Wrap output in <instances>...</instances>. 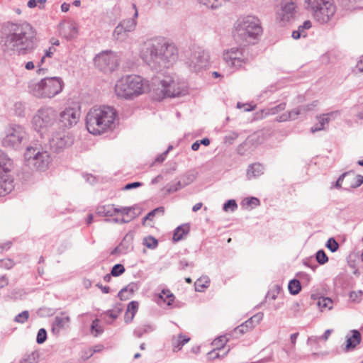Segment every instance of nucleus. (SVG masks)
<instances>
[{
    "label": "nucleus",
    "mask_w": 363,
    "mask_h": 363,
    "mask_svg": "<svg viewBox=\"0 0 363 363\" xmlns=\"http://www.w3.org/2000/svg\"><path fill=\"white\" fill-rule=\"evenodd\" d=\"M140 57L152 69L160 71L169 68L177 62L178 50L174 45L163 40L150 39L144 43Z\"/></svg>",
    "instance_id": "obj_1"
},
{
    "label": "nucleus",
    "mask_w": 363,
    "mask_h": 363,
    "mask_svg": "<svg viewBox=\"0 0 363 363\" xmlns=\"http://www.w3.org/2000/svg\"><path fill=\"white\" fill-rule=\"evenodd\" d=\"M35 47V32L29 23L13 25L5 37L3 50L9 55H24Z\"/></svg>",
    "instance_id": "obj_2"
},
{
    "label": "nucleus",
    "mask_w": 363,
    "mask_h": 363,
    "mask_svg": "<svg viewBox=\"0 0 363 363\" xmlns=\"http://www.w3.org/2000/svg\"><path fill=\"white\" fill-rule=\"evenodd\" d=\"M116 116V110L108 106L93 107L86 117L88 131L93 135H100L111 128Z\"/></svg>",
    "instance_id": "obj_3"
},
{
    "label": "nucleus",
    "mask_w": 363,
    "mask_h": 363,
    "mask_svg": "<svg viewBox=\"0 0 363 363\" xmlns=\"http://www.w3.org/2000/svg\"><path fill=\"white\" fill-rule=\"evenodd\" d=\"M147 82L139 75H125L116 81L114 91L118 98L133 99L149 89Z\"/></svg>",
    "instance_id": "obj_4"
},
{
    "label": "nucleus",
    "mask_w": 363,
    "mask_h": 363,
    "mask_svg": "<svg viewBox=\"0 0 363 363\" xmlns=\"http://www.w3.org/2000/svg\"><path fill=\"white\" fill-rule=\"evenodd\" d=\"M262 33L260 21L255 16L240 17L234 24V37L247 43H253Z\"/></svg>",
    "instance_id": "obj_5"
},
{
    "label": "nucleus",
    "mask_w": 363,
    "mask_h": 363,
    "mask_svg": "<svg viewBox=\"0 0 363 363\" xmlns=\"http://www.w3.org/2000/svg\"><path fill=\"white\" fill-rule=\"evenodd\" d=\"M64 85L60 77H45L38 82H30L28 91L38 99H52L62 91Z\"/></svg>",
    "instance_id": "obj_6"
},
{
    "label": "nucleus",
    "mask_w": 363,
    "mask_h": 363,
    "mask_svg": "<svg viewBox=\"0 0 363 363\" xmlns=\"http://www.w3.org/2000/svg\"><path fill=\"white\" fill-rule=\"evenodd\" d=\"M58 113L51 106H43L33 115L31 123L34 130L40 135L50 133L57 123Z\"/></svg>",
    "instance_id": "obj_7"
},
{
    "label": "nucleus",
    "mask_w": 363,
    "mask_h": 363,
    "mask_svg": "<svg viewBox=\"0 0 363 363\" xmlns=\"http://www.w3.org/2000/svg\"><path fill=\"white\" fill-rule=\"evenodd\" d=\"M304 6L321 23L329 21L335 13V7L330 0H304Z\"/></svg>",
    "instance_id": "obj_8"
},
{
    "label": "nucleus",
    "mask_w": 363,
    "mask_h": 363,
    "mask_svg": "<svg viewBox=\"0 0 363 363\" xmlns=\"http://www.w3.org/2000/svg\"><path fill=\"white\" fill-rule=\"evenodd\" d=\"M24 157L27 165L37 171H45L51 162L48 152L33 147L26 148Z\"/></svg>",
    "instance_id": "obj_9"
},
{
    "label": "nucleus",
    "mask_w": 363,
    "mask_h": 363,
    "mask_svg": "<svg viewBox=\"0 0 363 363\" xmlns=\"http://www.w3.org/2000/svg\"><path fill=\"white\" fill-rule=\"evenodd\" d=\"M26 135L23 126L11 124L6 129V134L2 140V145L7 148L18 150L22 146Z\"/></svg>",
    "instance_id": "obj_10"
},
{
    "label": "nucleus",
    "mask_w": 363,
    "mask_h": 363,
    "mask_svg": "<svg viewBox=\"0 0 363 363\" xmlns=\"http://www.w3.org/2000/svg\"><path fill=\"white\" fill-rule=\"evenodd\" d=\"M95 66L101 72L109 73L113 72L118 66V57L113 51H102L94 58Z\"/></svg>",
    "instance_id": "obj_11"
},
{
    "label": "nucleus",
    "mask_w": 363,
    "mask_h": 363,
    "mask_svg": "<svg viewBox=\"0 0 363 363\" xmlns=\"http://www.w3.org/2000/svg\"><path fill=\"white\" fill-rule=\"evenodd\" d=\"M160 85L163 97L174 98L186 93L184 85L176 82L170 76H166L160 80Z\"/></svg>",
    "instance_id": "obj_12"
},
{
    "label": "nucleus",
    "mask_w": 363,
    "mask_h": 363,
    "mask_svg": "<svg viewBox=\"0 0 363 363\" xmlns=\"http://www.w3.org/2000/svg\"><path fill=\"white\" fill-rule=\"evenodd\" d=\"M226 64L234 68H239L247 60V51L244 48H233L223 53Z\"/></svg>",
    "instance_id": "obj_13"
},
{
    "label": "nucleus",
    "mask_w": 363,
    "mask_h": 363,
    "mask_svg": "<svg viewBox=\"0 0 363 363\" xmlns=\"http://www.w3.org/2000/svg\"><path fill=\"white\" fill-rule=\"evenodd\" d=\"M186 64L191 70L199 72L208 66L209 55L204 50L196 51L187 60Z\"/></svg>",
    "instance_id": "obj_14"
},
{
    "label": "nucleus",
    "mask_w": 363,
    "mask_h": 363,
    "mask_svg": "<svg viewBox=\"0 0 363 363\" xmlns=\"http://www.w3.org/2000/svg\"><path fill=\"white\" fill-rule=\"evenodd\" d=\"M79 117V110L73 107L66 108L58 114L59 123L64 129H69L75 125Z\"/></svg>",
    "instance_id": "obj_15"
},
{
    "label": "nucleus",
    "mask_w": 363,
    "mask_h": 363,
    "mask_svg": "<svg viewBox=\"0 0 363 363\" xmlns=\"http://www.w3.org/2000/svg\"><path fill=\"white\" fill-rule=\"evenodd\" d=\"M296 4L292 0H283L277 11V19L283 23L290 21L296 13Z\"/></svg>",
    "instance_id": "obj_16"
},
{
    "label": "nucleus",
    "mask_w": 363,
    "mask_h": 363,
    "mask_svg": "<svg viewBox=\"0 0 363 363\" xmlns=\"http://www.w3.org/2000/svg\"><path fill=\"white\" fill-rule=\"evenodd\" d=\"M50 132L49 143L52 150L60 151L69 145V138L64 130L54 131L53 129Z\"/></svg>",
    "instance_id": "obj_17"
},
{
    "label": "nucleus",
    "mask_w": 363,
    "mask_h": 363,
    "mask_svg": "<svg viewBox=\"0 0 363 363\" xmlns=\"http://www.w3.org/2000/svg\"><path fill=\"white\" fill-rule=\"evenodd\" d=\"M71 318L66 312H61L56 315L52 323V333L55 335H59L62 330L67 328L69 325Z\"/></svg>",
    "instance_id": "obj_18"
},
{
    "label": "nucleus",
    "mask_w": 363,
    "mask_h": 363,
    "mask_svg": "<svg viewBox=\"0 0 363 363\" xmlns=\"http://www.w3.org/2000/svg\"><path fill=\"white\" fill-rule=\"evenodd\" d=\"M60 33L67 40L74 38L78 34V26L74 21H68L60 24Z\"/></svg>",
    "instance_id": "obj_19"
},
{
    "label": "nucleus",
    "mask_w": 363,
    "mask_h": 363,
    "mask_svg": "<svg viewBox=\"0 0 363 363\" xmlns=\"http://www.w3.org/2000/svg\"><path fill=\"white\" fill-rule=\"evenodd\" d=\"M338 111L331 112L327 114H323L319 116H317V119L318 123L313 126L311 129L312 133H315L317 131L323 130L325 125H328L330 121V116L335 117L338 115Z\"/></svg>",
    "instance_id": "obj_20"
},
{
    "label": "nucleus",
    "mask_w": 363,
    "mask_h": 363,
    "mask_svg": "<svg viewBox=\"0 0 363 363\" xmlns=\"http://www.w3.org/2000/svg\"><path fill=\"white\" fill-rule=\"evenodd\" d=\"M13 181L9 174L0 175V196H4L12 191Z\"/></svg>",
    "instance_id": "obj_21"
},
{
    "label": "nucleus",
    "mask_w": 363,
    "mask_h": 363,
    "mask_svg": "<svg viewBox=\"0 0 363 363\" xmlns=\"http://www.w3.org/2000/svg\"><path fill=\"white\" fill-rule=\"evenodd\" d=\"M264 167L260 163H254L248 166L246 176L247 179H255L264 174Z\"/></svg>",
    "instance_id": "obj_22"
},
{
    "label": "nucleus",
    "mask_w": 363,
    "mask_h": 363,
    "mask_svg": "<svg viewBox=\"0 0 363 363\" xmlns=\"http://www.w3.org/2000/svg\"><path fill=\"white\" fill-rule=\"evenodd\" d=\"M227 336H228V334L225 335L220 336L213 341L212 345L214 347V349L208 353V354L211 355L212 358H218L219 357V354L218 352H216V350L224 347L227 342L229 340V337Z\"/></svg>",
    "instance_id": "obj_23"
},
{
    "label": "nucleus",
    "mask_w": 363,
    "mask_h": 363,
    "mask_svg": "<svg viewBox=\"0 0 363 363\" xmlns=\"http://www.w3.org/2000/svg\"><path fill=\"white\" fill-rule=\"evenodd\" d=\"M13 162L7 155L0 150V175L7 174L11 170Z\"/></svg>",
    "instance_id": "obj_24"
},
{
    "label": "nucleus",
    "mask_w": 363,
    "mask_h": 363,
    "mask_svg": "<svg viewBox=\"0 0 363 363\" xmlns=\"http://www.w3.org/2000/svg\"><path fill=\"white\" fill-rule=\"evenodd\" d=\"M133 7L135 9L133 17L132 18L123 20L120 23L121 26H123V28L125 29V31H127V33L133 31L135 29L137 25L136 18L138 16V12L135 4H133Z\"/></svg>",
    "instance_id": "obj_25"
},
{
    "label": "nucleus",
    "mask_w": 363,
    "mask_h": 363,
    "mask_svg": "<svg viewBox=\"0 0 363 363\" xmlns=\"http://www.w3.org/2000/svg\"><path fill=\"white\" fill-rule=\"evenodd\" d=\"M117 213H118V208L111 204L100 206L96 209V213L101 216L112 217Z\"/></svg>",
    "instance_id": "obj_26"
},
{
    "label": "nucleus",
    "mask_w": 363,
    "mask_h": 363,
    "mask_svg": "<svg viewBox=\"0 0 363 363\" xmlns=\"http://www.w3.org/2000/svg\"><path fill=\"white\" fill-rule=\"evenodd\" d=\"M352 335L347 337L346 350L354 349L361 341V334L357 330H352Z\"/></svg>",
    "instance_id": "obj_27"
},
{
    "label": "nucleus",
    "mask_w": 363,
    "mask_h": 363,
    "mask_svg": "<svg viewBox=\"0 0 363 363\" xmlns=\"http://www.w3.org/2000/svg\"><path fill=\"white\" fill-rule=\"evenodd\" d=\"M138 302L135 301H133L128 303L127 311L125 315V321L126 323H130L133 320L135 313L138 311Z\"/></svg>",
    "instance_id": "obj_28"
},
{
    "label": "nucleus",
    "mask_w": 363,
    "mask_h": 363,
    "mask_svg": "<svg viewBox=\"0 0 363 363\" xmlns=\"http://www.w3.org/2000/svg\"><path fill=\"white\" fill-rule=\"evenodd\" d=\"M301 108L299 107L292 109L291 111L283 113L277 118V121L279 122H284L289 120H295L298 116L301 114Z\"/></svg>",
    "instance_id": "obj_29"
},
{
    "label": "nucleus",
    "mask_w": 363,
    "mask_h": 363,
    "mask_svg": "<svg viewBox=\"0 0 363 363\" xmlns=\"http://www.w3.org/2000/svg\"><path fill=\"white\" fill-rule=\"evenodd\" d=\"M138 289V284L135 283H130L123 289H122L118 293V297L121 300H126L129 298V296L126 295V293H129L130 295L133 294Z\"/></svg>",
    "instance_id": "obj_30"
},
{
    "label": "nucleus",
    "mask_w": 363,
    "mask_h": 363,
    "mask_svg": "<svg viewBox=\"0 0 363 363\" xmlns=\"http://www.w3.org/2000/svg\"><path fill=\"white\" fill-rule=\"evenodd\" d=\"M190 227L188 224L182 225L178 226L174 233L173 240L178 242L184 238V236L187 235L189 232Z\"/></svg>",
    "instance_id": "obj_31"
},
{
    "label": "nucleus",
    "mask_w": 363,
    "mask_h": 363,
    "mask_svg": "<svg viewBox=\"0 0 363 363\" xmlns=\"http://www.w3.org/2000/svg\"><path fill=\"white\" fill-rule=\"evenodd\" d=\"M174 300V294L169 289H163L161 293L158 295L157 302L160 303V301L167 303V305H172Z\"/></svg>",
    "instance_id": "obj_32"
},
{
    "label": "nucleus",
    "mask_w": 363,
    "mask_h": 363,
    "mask_svg": "<svg viewBox=\"0 0 363 363\" xmlns=\"http://www.w3.org/2000/svg\"><path fill=\"white\" fill-rule=\"evenodd\" d=\"M155 330V327L151 324H144L137 327L134 330V335L137 337H141L143 335L150 333Z\"/></svg>",
    "instance_id": "obj_33"
},
{
    "label": "nucleus",
    "mask_w": 363,
    "mask_h": 363,
    "mask_svg": "<svg viewBox=\"0 0 363 363\" xmlns=\"http://www.w3.org/2000/svg\"><path fill=\"white\" fill-rule=\"evenodd\" d=\"M189 340V337L182 335H179L177 338H174L172 340L173 350L174 352L180 350L182 346L187 343Z\"/></svg>",
    "instance_id": "obj_34"
},
{
    "label": "nucleus",
    "mask_w": 363,
    "mask_h": 363,
    "mask_svg": "<svg viewBox=\"0 0 363 363\" xmlns=\"http://www.w3.org/2000/svg\"><path fill=\"white\" fill-rule=\"evenodd\" d=\"M263 318V313H257L251 318H250L247 320H246L244 323L249 328V330H252L257 325H258Z\"/></svg>",
    "instance_id": "obj_35"
},
{
    "label": "nucleus",
    "mask_w": 363,
    "mask_h": 363,
    "mask_svg": "<svg viewBox=\"0 0 363 363\" xmlns=\"http://www.w3.org/2000/svg\"><path fill=\"white\" fill-rule=\"evenodd\" d=\"M350 172V176L347 177L348 183L351 180H354V182L350 183V184L347 185V186H346L345 189H347L348 187L357 188V187H359V186H361L363 184V176L354 175V172Z\"/></svg>",
    "instance_id": "obj_36"
},
{
    "label": "nucleus",
    "mask_w": 363,
    "mask_h": 363,
    "mask_svg": "<svg viewBox=\"0 0 363 363\" xmlns=\"http://www.w3.org/2000/svg\"><path fill=\"white\" fill-rule=\"evenodd\" d=\"M39 357V352L35 350L29 354H26L19 363H36L38 361Z\"/></svg>",
    "instance_id": "obj_37"
},
{
    "label": "nucleus",
    "mask_w": 363,
    "mask_h": 363,
    "mask_svg": "<svg viewBox=\"0 0 363 363\" xmlns=\"http://www.w3.org/2000/svg\"><path fill=\"white\" fill-rule=\"evenodd\" d=\"M133 237L132 234H126L121 241L120 245L123 248L124 253H126L129 250L132 249V242Z\"/></svg>",
    "instance_id": "obj_38"
},
{
    "label": "nucleus",
    "mask_w": 363,
    "mask_h": 363,
    "mask_svg": "<svg viewBox=\"0 0 363 363\" xmlns=\"http://www.w3.org/2000/svg\"><path fill=\"white\" fill-rule=\"evenodd\" d=\"M317 304L322 311L324 309L330 310L333 306V302L332 299L328 297L319 298Z\"/></svg>",
    "instance_id": "obj_39"
},
{
    "label": "nucleus",
    "mask_w": 363,
    "mask_h": 363,
    "mask_svg": "<svg viewBox=\"0 0 363 363\" xmlns=\"http://www.w3.org/2000/svg\"><path fill=\"white\" fill-rule=\"evenodd\" d=\"M209 279L208 277H201L198 279L195 284V290L196 291H203L205 289L208 287Z\"/></svg>",
    "instance_id": "obj_40"
},
{
    "label": "nucleus",
    "mask_w": 363,
    "mask_h": 363,
    "mask_svg": "<svg viewBox=\"0 0 363 363\" xmlns=\"http://www.w3.org/2000/svg\"><path fill=\"white\" fill-rule=\"evenodd\" d=\"M250 330L246 326V325L243 323L241 325H238L237 328H235L233 331H232L230 333H228V335L238 338L240 335L245 334V333L248 332Z\"/></svg>",
    "instance_id": "obj_41"
},
{
    "label": "nucleus",
    "mask_w": 363,
    "mask_h": 363,
    "mask_svg": "<svg viewBox=\"0 0 363 363\" xmlns=\"http://www.w3.org/2000/svg\"><path fill=\"white\" fill-rule=\"evenodd\" d=\"M288 289L291 294H298L301 289L300 281L297 279L291 280L289 283Z\"/></svg>",
    "instance_id": "obj_42"
},
{
    "label": "nucleus",
    "mask_w": 363,
    "mask_h": 363,
    "mask_svg": "<svg viewBox=\"0 0 363 363\" xmlns=\"http://www.w3.org/2000/svg\"><path fill=\"white\" fill-rule=\"evenodd\" d=\"M113 36L117 40H123L127 37V31L123 28L121 23H119L114 29Z\"/></svg>",
    "instance_id": "obj_43"
},
{
    "label": "nucleus",
    "mask_w": 363,
    "mask_h": 363,
    "mask_svg": "<svg viewBox=\"0 0 363 363\" xmlns=\"http://www.w3.org/2000/svg\"><path fill=\"white\" fill-rule=\"evenodd\" d=\"M103 328L99 325V319H95L92 321L91 325V332L94 336H98L103 333Z\"/></svg>",
    "instance_id": "obj_44"
},
{
    "label": "nucleus",
    "mask_w": 363,
    "mask_h": 363,
    "mask_svg": "<svg viewBox=\"0 0 363 363\" xmlns=\"http://www.w3.org/2000/svg\"><path fill=\"white\" fill-rule=\"evenodd\" d=\"M164 213V208L163 207H158L155 208L154 210L151 211L150 213H148L143 218L144 222L147 220H152L153 218L157 215H161L162 216Z\"/></svg>",
    "instance_id": "obj_45"
},
{
    "label": "nucleus",
    "mask_w": 363,
    "mask_h": 363,
    "mask_svg": "<svg viewBox=\"0 0 363 363\" xmlns=\"http://www.w3.org/2000/svg\"><path fill=\"white\" fill-rule=\"evenodd\" d=\"M184 186H185V184L182 185L181 184L180 181H177V182H173L171 184H167L165 186V189L168 194H171V193L178 191L179 189H182Z\"/></svg>",
    "instance_id": "obj_46"
},
{
    "label": "nucleus",
    "mask_w": 363,
    "mask_h": 363,
    "mask_svg": "<svg viewBox=\"0 0 363 363\" xmlns=\"http://www.w3.org/2000/svg\"><path fill=\"white\" fill-rule=\"evenodd\" d=\"M157 244V240L152 236H147L143 239V245L149 249H155Z\"/></svg>",
    "instance_id": "obj_47"
},
{
    "label": "nucleus",
    "mask_w": 363,
    "mask_h": 363,
    "mask_svg": "<svg viewBox=\"0 0 363 363\" xmlns=\"http://www.w3.org/2000/svg\"><path fill=\"white\" fill-rule=\"evenodd\" d=\"M56 52V48L54 46H50L48 49L45 50L44 55L42 57L38 66H41L45 60L46 57H52L54 53Z\"/></svg>",
    "instance_id": "obj_48"
},
{
    "label": "nucleus",
    "mask_w": 363,
    "mask_h": 363,
    "mask_svg": "<svg viewBox=\"0 0 363 363\" xmlns=\"http://www.w3.org/2000/svg\"><path fill=\"white\" fill-rule=\"evenodd\" d=\"M315 258L320 264H324L328 261V257L323 250H320L316 252Z\"/></svg>",
    "instance_id": "obj_49"
},
{
    "label": "nucleus",
    "mask_w": 363,
    "mask_h": 363,
    "mask_svg": "<svg viewBox=\"0 0 363 363\" xmlns=\"http://www.w3.org/2000/svg\"><path fill=\"white\" fill-rule=\"evenodd\" d=\"M125 272V267L121 264H115L111 271V274L113 277H118Z\"/></svg>",
    "instance_id": "obj_50"
},
{
    "label": "nucleus",
    "mask_w": 363,
    "mask_h": 363,
    "mask_svg": "<svg viewBox=\"0 0 363 363\" xmlns=\"http://www.w3.org/2000/svg\"><path fill=\"white\" fill-rule=\"evenodd\" d=\"M201 4L206 5V6L215 9L221 4L223 0H199Z\"/></svg>",
    "instance_id": "obj_51"
},
{
    "label": "nucleus",
    "mask_w": 363,
    "mask_h": 363,
    "mask_svg": "<svg viewBox=\"0 0 363 363\" xmlns=\"http://www.w3.org/2000/svg\"><path fill=\"white\" fill-rule=\"evenodd\" d=\"M238 208L237 203L235 200L230 199L225 202L223 205V209L225 211H235Z\"/></svg>",
    "instance_id": "obj_52"
},
{
    "label": "nucleus",
    "mask_w": 363,
    "mask_h": 363,
    "mask_svg": "<svg viewBox=\"0 0 363 363\" xmlns=\"http://www.w3.org/2000/svg\"><path fill=\"white\" fill-rule=\"evenodd\" d=\"M29 317V313L28 311H24L19 314H18L15 318L14 321L18 323H24L27 321Z\"/></svg>",
    "instance_id": "obj_53"
},
{
    "label": "nucleus",
    "mask_w": 363,
    "mask_h": 363,
    "mask_svg": "<svg viewBox=\"0 0 363 363\" xmlns=\"http://www.w3.org/2000/svg\"><path fill=\"white\" fill-rule=\"evenodd\" d=\"M326 247L332 252H336L339 248V244L333 238H330L328 240L326 243Z\"/></svg>",
    "instance_id": "obj_54"
},
{
    "label": "nucleus",
    "mask_w": 363,
    "mask_h": 363,
    "mask_svg": "<svg viewBox=\"0 0 363 363\" xmlns=\"http://www.w3.org/2000/svg\"><path fill=\"white\" fill-rule=\"evenodd\" d=\"M47 339V332L45 329L40 328L37 335L36 342L38 344H43Z\"/></svg>",
    "instance_id": "obj_55"
},
{
    "label": "nucleus",
    "mask_w": 363,
    "mask_h": 363,
    "mask_svg": "<svg viewBox=\"0 0 363 363\" xmlns=\"http://www.w3.org/2000/svg\"><path fill=\"white\" fill-rule=\"evenodd\" d=\"M285 108H286V104L281 103L279 105H277L275 106L270 108L268 111V113L274 115V114L278 113L280 111H284Z\"/></svg>",
    "instance_id": "obj_56"
},
{
    "label": "nucleus",
    "mask_w": 363,
    "mask_h": 363,
    "mask_svg": "<svg viewBox=\"0 0 363 363\" xmlns=\"http://www.w3.org/2000/svg\"><path fill=\"white\" fill-rule=\"evenodd\" d=\"M362 295V291L361 290L357 291H351L350 293V298L353 302H359L361 300Z\"/></svg>",
    "instance_id": "obj_57"
},
{
    "label": "nucleus",
    "mask_w": 363,
    "mask_h": 363,
    "mask_svg": "<svg viewBox=\"0 0 363 363\" xmlns=\"http://www.w3.org/2000/svg\"><path fill=\"white\" fill-rule=\"evenodd\" d=\"M350 172H345L342 174H341L335 183V187L336 188L340 187L342 185V183L343 182L345 179H346V182L348 183L347 177H350Z\"/></svg>",
    "instance_id": "obj_58"
},
{
    "label": "nucleus",
    "mask_w": 363,
    "mask_h": 363,
    "mask_svg": "<svg viewBox=\"0 0 363 363\" xmlns=\"http://www.w3.org/2000/svg\"><path fill=\"white\" fill-rule=\"evenodd\" d=\"M238 133L235 132L230 133V134L227 135L224 138V140L225 143H228L229 144H232L233 141L238 138Z\"/></svg>",
    "instance_id": "obj_59"
},
{
    "label": "nucleus",
    "mask_w": 363,
    "mask_h": 363,
    "mask_svg": "<svg viewBox=\"0 0 363 363\" xmlns=\"http://www.w3.org/2000/svg\"><path fill=\"white\" fill-rule=\"evenodd\" d=\"M311 27V22L310 21H306L302 25H300L298 28L302 33H306V30Z\"/></svg>",
    "instance_id": "obj_60"
},
{
    "label": "nucleus",
    "mask_w": 363,
    "mask_h": 363,
    "mask_svg": "<svg viewBox=\"0 0 363 363\" xmlns=\"http://www.w3.org/2000/svg\"><path fill=\"white\" fill-rule=\"evenodd\" d=\"M316 105H317V101H313L311 104H308L306 106H301L299 107V108H301V113H305V112L311 111Z\"/></svg>",
    "instance_id": "obj_61"
},
{
    "label": "nucleus",
    "mask_w": 363,
    "mask_h": 363,
    "mask_svg": "<svg viewBox=\"0 0 363 363\" xmlns=\"http://www.w3.org/2000/svg\"><path fill=\"white\" fill-rule=\"evenodd\" d=\"M316 105H317V101H313L311 104H308L306 106H301L299 107V108H301V113H305V112L311 111Z\"/></svg>",
    "instance_id": "obj_62"
},
{
    "label": "nucleus",
    "mask_w": 363,
    "mask_h": 363,
    "mask_svg": "<svg viewBox=\"0 0 363 363\" xmlns=\"http://www.w3.org/2000/svg\"><path fill=\"white\" fill-rule=\"evenodd\" d=\"M142 186V183L139 182H135L133 183L127 184L123 189L124 190H130L132 189L138 188Z\"/></svg>",
    "instance_id": "obj_63"
},
{
    "label": "nucleus",
    "mask_w": 363,
    "mask_h": 363,
    "mask_svg": "<svg viewBox=\"0 0 363 363\" xmlns=\"http://www.w3.org/2000/svg\"><path fill=\"white\" fill-rule=\"evenodd\" d=\"M1 262H2V267H5L7 269L12 268L14 265V263L11 259L2 260Z\"/></svg>",
    "instance_id": "obj_64"
}]
</instances>
